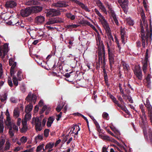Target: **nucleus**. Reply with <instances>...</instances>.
Masks as SVG:
<instances>
[{
	"label": "nucleus",
	"mask_w": 152,
	"mask_h": 152,
	"mask_svg": "<svg viewBox=\"0 0 152 152\" xmlns=\"http://www.w3.org/2000/svg\"><path fill=\"white\" fill-rule=\"evenodd\" d=\"M96 44L98 48V61L96 63V68L97 70L99 69L100 67V62L101 67L102 66V62H104L105 63V52L104 47L102 41H101V38L99 34L97 33V37H96Z\"/></svg>",
	"instance_id": "obj_1"
},
{
	"label": "nucleus",
	"mask_w": 152,
	"mask_h": 152,
	"mask_svg": "<svg viewBox=\"0 0 152 152\" xmlns=\"http://www.w3.org/2000/svg\"><path fill=\"white\" fill-rule=\"evenodd\" d=\"M140 34L141 39L142 41V46L143 48H145V46L146 42L147 45L148 42H150L152 39V26L151 24L150 26V31H149L148 29V25L147 23L144 24V25L146 27V32L145 34L143 26L141 23H140Z\"/></svg>",
	"instance_id": "obj_2"
},
{
	"label": "nucleus",
	"mask_w": 152,
	"mask_h": 152,
	"mask_svg": "<svg viewBox=\"0 0 152 152\" xmlns=\"http://www.w3.org/2000/svg\"><path fill=\"white\" fill-rule=\"evenodd\" d=\"M146 118V116L145 118L144 116H140V125L141 127L143 129V132L145 138L146 139H148L147 133L145 129V127L147 125V122L145 119Z\"/></svg>",
	"instance_id": "obj_3"
},
{
	"label": "nucleus",
	"mask_w": 152,
	"mask_h": 152,
	"mask_svg": "<svg viewBox=\"0 0 152 152\" xmlns=\"http://www.w3.org/2000/svg\"><path fill=\"white\" fill-rule=\"evenodd\" d=\"M32 124L35 125V129L37 132L40 131L42 129V127L41 125V120H39L38 117L33 118Z\"/></svg>",
	"instance_id": "obj_4"
},
{
	"label": "nucleus",
	"mask_w": 152,
	"mask_h": 152,
	"mask_svg": "<svg viewBox=\"0 0 152 152\" xmlns=\"http://www.w3.org/2000/svg\"><path fill=\"white\" fill-rule=\"evenodd\" d=\"M118 2L124 12L125 14H127L129 9L128 0H119Z\"/></svg>",
	"instance_id": "obj_5"
},
{
	"label": "nucleus",
	"mask_w": 152,
	"mask_h": 152,
	"mask_svg": "<svg viewBox=\"0 0 152 152\" xmlns=\"http://www.w3.org/2000/svg\"><path fill=\"white\" fill-rule=\"evenodd\" d=\"M59 11L55 9H50L47 11L46 15L48 17H52L59 15Z\"/></svg>",
	"instance_id": "obj_6"
},
{
	"label": "nucleus",
	"mask_w": 152,
	"mask_h": 152,
	"mask_svg": "<svg viewBox=\"0 0 152 152\" xmlns=\"http://www.w3.org/2000/svg\"><path fill=\"white\" fill-rule=\"evenodd\" d=\"M146 103H144L145 107L148 109L149 113V116L150 117V119L152 125V107L148 99H146Z\"/></svg>",
	"instance_id": "obj_7"
},
{
	"label": "nucleus",
	"mask_w": 152,
	"mask_h": 152,
	"mask_svg": "<svg viewBox=\"0 0 152 152\" xmlns=\"http://www.w3.org/2000/svg\"><path fill=\"white\" fill-rule=\"evenodd\" d=\"M133 71L139 80H141L142 79V75L140 67L139 66H136L134 69L133 70Z\"/></svg>",
	"instance_id": "obj_8"
},
{
	"label": "nucleus",
	"mask_w": 152,
	"mask_h": 152,
	"mask_svg": "<svg viewBox=\"0 0 152 152\" xmlns=\"http://www.w3.org/2000/svg\"><path fill=\"white\" fill-rule=\"evenodd\" d=\"M8 45L5 43L3 46H0V56L4 57L8 51Z\"/></svg>",
	"instance_id": "obj_9"
},
{
	"label": "nucleus",
	"mask_w": 152,
	"mask_h": 152,
	"mask_svg": "<svg viewBox=\"0 0 152 152\" xmlns=\"http://www.w3.org/2000/svg\"><path fill=\"white\" fill-rule=\"evenodd\" d=\"M102 66H101V68L103 70V72L104 73V81L105 83L106 84V86L108 87L110 86V84L108 82V79L107 77V73L106 71L105 70V66L106 63H105L104 62H102Z\"/></svg>",
	"instance_id": "obj_10"
},
{
	"label": "nucleus",
	"mask_w": 152,
	"mask_h": 152,
	"mask_svg": "<svg viewBox=\"0 0 152 152\" xmlns=\"http://www.w3.org/2000/svg\"><path fill=\"white\" fill-rule=\"evenodd\" d=\"M10 20L9 21L6 22L8 25H15L16 26H18V23H19V19L18 18H14L11 15L10 16Z\"/></svg>",
	"instance_id": "obj_11"
},
{
	"label": "nucleus",
	"mask_w": 152,
	"mask_h": 152,
	"mask_svg": "<svg viewBox=\"0 0 152 152\" xmlns=\"http://www.w3.org/2000/svg\"><path fill=\"white\" fill-rule=\"evenodd\" d=\"M6 115L7 116L6 120L5 122V124L7 126H12L13 124V121H12L10 117V113L8 110L7 109L6 111Z\"/></svg>",
	"instance_id": "obj_12"
},
{
	"label": "nucleus",
	"mask_w": 152,
	"mask_h": 152,
	"mask_svg": "<svg viewBox=\"0 0 152 152\" xmlns=\"http://www.w3.org/2000/svg\"><path fill=\"white\" fill-rule=\"evenodd\" d=\"M99 19L101 22L106 32L110 30L109 25L108 24L107 21L104 18H102V19H101L100 18H99Z\"/></svg>",
	"instance_id": "obj_13"
},
{
	"label": "nucleus",
	"mask_w": 152,
	"mask_h": 152,
	"mask_svg": "<svg viewBox=\"0 0 152 152\" xmlns=\"http://www.w3.org/2000/svg\"><path fill=\"white\" fill-rule=\"evenodd\" d=\"M60 21L56 18H53L50 19L48 22H47L45 25L44 27L50 29L52 28V27L50 26H48V25L53 24L55 23H57Z\"/></svg>",
	"instance_id": "obj_14"
},
{
	"label": "nucleus",
	"mask_w": 152,
	"mask_h": 152,
	"mask_svg": "<svg viewBox=\"0 0 152 152\" xmlns=\"http://www.w3.org/2000/svg\"><path fill=\"white\" fill-rule=\"evenodd\" d=\"M32 12L30 8H27L25 9H22L20 11V14L23 17H27Z\"/></svg>",
	"instance_id": "obj_15"
},
{
	"label": "nucleus",
	"mask_w": 152,
	"mask_h": 152,
	"mask_svg": "<svg viewBox=\"0 0 152 152\" xmlns=\"http://www.w3.org/2000/svg\"><path fill=\"white\" fill-rule=\"evenodd\" d=\"M27 101L28 102H31L35 103L36 101V96L32 94L31 93H29L26 98Z\"/></svg>",
	"instance_id": "obj_16"
},
{
	"label": "nucleus",
	"mask_w": 152,
	"mask_h": 152,
	"mask_svg": "<svg viewBox=\"0 0 152 152\" xmlns=\"http://www.w3.org/2000/svg\"><path fill=\"white\" fill-rule=\"evenodd\" d=\"M45 21V17L42 15L38 16L36 17L35 19V23L38 24H42Z\"/></svg>",
	"instance_id": "obj_17"
},
{
	"label": "nucleus",
	"mask_w": 152,
	"mask_h": 152,
	"mask_svg": "<svg viewBox=\"0 0 152 152\" xmlns=\"http://www.w3.org/2000/svg\"><path fill=\"white\" fill-rule=\"evenodd\" d=\"M41 1L47 2L48 0H28L26 4L28 5L37 4L40 3Z\"/></svg>",
	"instance_id": "obj_18"
},
{
	"label": "nucleus",
	"mask_w": 152,
	"mask_h": 152,
	"mask_svg": "<svg viewBox=\"0 0 152 152\" xmlns=\"http://www.w3.org/2000/svg\"><path fill=\"white\" fill-rule=\"evenodd\" d=\"M114 55H108V59L110 68L111 70L113 68V66L114 64Z\"/></svg>",
	"instance_id": "obj_19"
},
{
	"label": "nucleus",
	"mask_w": 152,
	"mask_h": 152,
	"mask_svg": "<svg viewBox=\"0 0 152 152\" xmlns=\"http://www.w3.org/2000/svg\"><path fill=\"white\" fill-rule=\"evenodd\" d=\"M22 127L20 129V131L21 133L26 132L28 129L27 126V121L26 120H23L22 121Z\"/></svg>",
	"instance_id": "obj_20"
},
{
	"label": "nucleus",
	"mask_w": 152,
	"mask_h": 152,
	"mask_svg": "<svg viewBox=\"0 0 152 152\" xmlns=\"http://www.w3.org/2000/svg\"><path fill=\"white\" fill-rule=\"evenodd\" d=\"M74 126L72 128V129L70 130L69 134L70 133L71 131H72V132L71 134H72V133H75V132H74V130L75 131V130H77V132L75 133V135H77L78 134V132L80 130V128L79 126L76 124H74Z\"/></svg>",
	"instance_id": "obj_21"
},
{
	"label": "nucleus",
	"mask_w": 152,
	"mask_h": 152,
	"mask_svg": "<svg viewBox=\"0 0 152 152\" xmlns=\"http://www.w3.org/2000/svg\"><path fill=\"white\" fill-rule=\"evenodd\" d=\"M53 5L56 7H64L66 6V4L63 1H59L56 2L54 3Z\"/></svg>",
	"instance_id": "obj_22"
},
{
	"label": "nucleus",
	"mask_w": 152,
	"mask_h": 152,
	"mask_svg": "<svg viewBox=\"0 0 152 152\" xmlns=\"http://www.w3.org/2000/svg\"><path fill=\"white\" fill-rule=\"evenodd\" d=\"M5 5L7 7L13 8L16 6V3L14 1H10L7 2Z\"/></svg>",
	"instance_id": "obj_23"
},
{
	"label": "nucleus",
	"mask_w": 152,
	"mask_h": 152,
	"mask_svg": "<svg viewBox=\"0 0 152 152\" xmlns=\"http://www.w3.org/2000/svg\"><path fill=\"white\" fill-rule=\"evenodd\" d=\"M42 8L41 7L34 6L32 7L31 10L34 12L37 13L42 11Z\"/></svg>",
	"instance_id": "obj_24"
},
{
	"label": "nucleus",
	"mask_w": 152,
	"mask_h": 152,
	"mask_svg": "<svg viewBox=\"0 0 152 152\" xmlns=\"http://www.w3.org/2000/svg\"><path fill=\"white\" fill-rule=\"evenodd\" d=\"M55 118L53 116L50 117L48 118L47 123V126L48 127H50L51 126Z\"/></svg>",
	"instance_id": "obj_25"
},
{
	"label": "nucleus",
	"mask_w": 152,
	"mask_h": 152,
	"mask_svg": "<svg viewBox=\"0 0 152 152\" xmlns=\"http://www.w3.org/2000/svg\"><path fill=\"white\" fill-rule=\"evenodd\" d=\"M77 2V4L80 6L82 9L84 10L87 12H89L90 11V10L88 9L87 7L83 3L80 2L79 1Z\"/></svg>",
	"instance_id": "obj_26"
},
{
	"label": "nucleus",
	"mask_w": 152,
	"mask_h": 152,
	"mask_svg": "<svg viewBox=\"0 0 152 152\" xmlns=\"http://www.w3.org/2000/svg\"><path fill=\"white\" fill-rule=\"evenodd\" d=\"M54 144L53 143L49 142L47 144L45 147V150L48 149V152H50L52 151V148L53 147Z\"/></svg>",
	"instance_id": "obj_27"
},
{
	"label": "nucleus",
	"mask_w": 152,
	"mask_h": 152,
	"mask_svg": "<svg viewBox=\"0 0 152 152\" xmlns=\"http://www.w3.org/2000/svg\"><path fill=\"white\" fill-rule=\"evenodd\" d=\"M33 106L32 104L30 103L27 105L25 108V112L26 113H30L33 109Z\"/></svg>",
	"instance_id": "obj_28"
},
{
	"label": "nucleus",
	"mask_w": 152,
	"mask_h": 152,
	"mask_svg": "<svg viewBox=\"0 0 152 152\" xmlns=\"http://www.w3.org/2000/svg\"><path fill=\"white\" fill-rule=\"evenodd\" d=\"M20 114V111L18 108L15 109L13 110V115L14 118H18Z\"/></svg>",
	"instance_id": "obj_29"
},
{
	"label": "nucleus",
	"mask_w": 152,
	"mask_h": 152,
	"mask_svg": "<svg viewBox=\"0 0 152 152\" xmlns=\"http://www.w3.org/2000/svg\"><path fill=\"white\" fill-rule=\"evenodd\" d=\"M110 97L112 99L113 102L115 104H117L118 107H121V105L119 104L118 101L116 100V98H115L113 95H110Z\"/></svg>",
	"instance_id": "obj_30"
},
{
	"label": "nucleus",
	"mask_w": 152,
	"mask_h": 152,
	"mask_svg": "<svg viewBox=\"0 0 152 152\" xmlns=\"http://www.w3.org/2000/svg\"><path fill=\"white\" fill-rule=\"evenodd\" d=\"M121 64L124 71H128L129 69V65L124 61H122Z\"/></svg>",
	"instance_id": "obj_31"
},
{
	"label": "nucleus",
	"mask_w": 152,
	"mask_h": 152,
	"mask_svg": "<svg viewBox=\"0 0 152 152\" xmlns=\"http://www.w3.org/2000/svg\"><path fill=\"white\" fill-rule=\"evenodd\" d=\"M107 48L108 49V55H114V52L113 51V50L112 48H110L108 44V43H107Z\"/></svg>",
	"instance_id": "obj_32"
},
{
	"label": "nucleus",
	"mask_w": 152,
	"mask_h": 152,
	"mask_svg": "<svg viewBox=\"0 0 152 152\" xmlns=\"http://www.w3.org/2000/svg\"><path fill=\"white\" fill-rule=\"evenodd\" d=\"M11 146V143L10 140H8L6 141L5 144L4 149L5 150H8L10 149Z\"/></svg>",
	"instance_id": "obj_33"
},
{
	"label": "nucleus",
	"mask_w": 152,
	"mask_h": 152,
	"mask_svg": "<svg viewBox=\"0 0 152 152\" xmlns=\"http://www.w3.org/2000/svg\"><path fill=\"white\" fill-rule=\"evenodd\" d=\"M9 13H5L1 15V18L5 21H6L8 19H10L9 15H8Z\"/></svg>",
	"instance_id": "obj_34"
},
{
	"label": "nucleus",
	"mask_w": 152,
	"mask_h": 152,
	"mask_svg": "<svg viewBox=\"0 0 152 152\" xmlns=\"http://www.w3.org/2000/svg\"><path fill=\"white\" fill-rule=\"evenodd\" d=\"M112 17H113V19L114 20L115 23L117 25H118V20L117 19L116 15L115 14V13L114 12L110 13Z\"/></svg>",
	"instance_id": "obj_35"
},
{
	"label": "nucleus",
	"mask_w": 152,
	"mask_h": 152,
	"mask_svg": "<svg viewBox=\"0 0 152 152\" xmlns=\"http://www.w3.org/2000/svg\"><path fill=\"white\" fill-rule=\"evenodd\" d=\"M44 143H42L40 144L37 147L36 151L37 152L40 151H41L42 149H43V150L44 151H45V149L44 148Z\"/></svg>",
	"instance_id": "obj_36"
},
{
	"label": "nucleus",
	"mask_w": 152,
	"mask_h": 152,
	"mask_svg": "<svg viewBox=\"0 0 152 152\" xmlns=\"http://www.w3.org/2000/svg\"><path fill=\"white\" fill-rule=\"evenodd\" d=\"M4 128L3 121L0 119V133H2L3 132Z\"/></svg>",
	"instance_id": "obj_37"
},
{
	"label": "nucleus",
	"mask_w": 152,
	"mask_h": 152,
	"mask_svg": "<svg viewBox=\"0 0 152 152\" xmlns=\"http://www.w3.org/2000/svg\"><path fill=\"white\" fill-rule=\"evenodd\" d=\"M142 112V115L144 116L145 118V110L144 109V106L142 104H140L139 106Z\"/></svg>",
	"instance_id": "obj_38"
},
{
	"label": "nucleus",
	"mask_w": 152,
	"mask_h": 152,
	"mask_svg": "<svg viewBox=\"0 0 152 152\" xmlns=\"http://www.w3.org/2000/svg\"><path fill=\"white\" fill-rule=\"evenodd\" d=\"M12 79L14 85L16 86H18V79H17V77L14 76L12 77Z\"/></svg>",
	"instance_id": "obj_39"
},
{
	"label": "nucleus",
	"mask_w": 152,
	"mask_h": 152,
	"mask_svg": "<svg viewBox=\"0 0 152 152\" xmlns=\"http://www.w3.org/2000/svg\"><path fill=\"white\" fill-rule=\"evenodd\" d=\"M26 114L25 116V119L24 120L27 121L30 120L31 118V114L30 113H26Z\"/></svg>",
	"instance_id": "obj_40"
},
{
	"label": "nucleus",
	"mask_w": 152,
	"mask_h": 152,
	"mask_svg": "<svg viewBox=\"0 0 152 152\" xmlns=\"http://www.w3.org/2000/svg\"><path fill=\"white\" fill-rule=\"evenodd\" d=\"M67 18H69L70 20H73L75 19V15H72L71 13H67Z\"/></svg>",
	"instance_id": "obj_41"
},
{
	"label": "nucleus",
	"mask_w": 152,
	"mask_h": 152,
	"mask_svg": "<svg viewBox=\"0 0 152 152\" xmlns=\"http://www.w3.org/2000/svg\"><path fill=\"white\" fill-rule=\"evenodd\" d=\"M8 127L10 128L9 131V134L11 137H13L14 135V131L13 130L12 128V126H7Z\"/></svg>",
	"instance_id": "obj_42"
},
{
	"label": "nucleus",
	"mask_w": 152,
	"mask_h": 152,
	"mask_svg": "<svg viewBox=\"0 0 152 152\" xmlns=\"http://www.w3.org/2000/svg\"><path fill=\"white\" fill-rule=\"evenodd\" d=\"M120 34L121 35V37H124L126 36V31L125 30L121 27L120 29Z\"/></svg>",
	"instance_id": "obj_43"
},
{
	"label": "nucleus",
	"mask_w": 152,
	"mask_h": 152,
	"mask_svg": "<svg viewBox=\"0 0 152 152\" xmlns=\"http://www.w3.org/2000/svg\"><path fill=\"white\" fill-rule=\"evenodd\" d=\"M74 39H69L68 42L69 45L68 46V47L69 48L71 49L72 47L73 46V41Z\"/></svg>",
	"instance_id": "obj_44"
},
{
	"label": "nucleus",
	"mask_w": 152,
	"mask_h": 152,
	"mask_svg": "<svg viewBox=\"0 0 152 152\" xmlns=\"http://www.w3.org/2000/svg\"><path fill=\"white\" fill-rule=\"evenodd\" d=\"M64 105V104L60 103L58 104L56 108V110L58 112H60L62 109L63 106Z\"/></svg>",
	"instance_id": "obj_45"
},
{
	"label": "nucleus",
	"mask_w": 152,
	"mask_h": 152,
	"mask_svg": "<svg viewBox=\"0 0 152 152\" xmlns=\"http://www.w3.org/2000/svg\"><path fill=\"white\" fill-rule=\"evenodd\" d=\"M43 139V136L42 134H39L35 138V141L36 142L38 140H42Z\"/></svg>",
	"instance_id": "obj_46"
},
{
	"label": "nucleus",
	"mask_w": 152,
	"mask_h": 152,
	"mask_svg": "<svg viewBox=\"0 0 152 152\" xmlns=\"http://www.w3.org/2000/svg\"><path fill=\"white\" fill-rule=\"evenodd\" d=\"M17 76L18 78V80L20 81L22 79V72L20 71H18L17 73Z\"/></svg>",
	"instance_id": "obj_47"
},
{
	"label": "nucleus",
	"mask_w": 152,
	"mask_h": 152,
	"mask_svg": "<svg viewBox=\"0 0 152 152\" xmlns=\"http://www.w3.org/2000/svg\"><path fill=\"white\" fill-rule=\"evenodd\" d=\"M94 11L96 14L100 17L101 19L104 18L103 16H102L101 14L100 13L99 10L96 8L94 9Z\"/></svg>",
	"instance_id": "obj_48"
},
{
	"label": "nucleus",
	"mask_w": 152,
	"mask_h": 152,
	"mask_svg": "<svg viewBox=\"0 0 152 152\" xmlns=\"http://www.w3.org/2000/svg\"><path fill=\"white\" fill-rule=\"evenodd\" d=\"M20 140L22 143H25L27 142V138L26 137L23 136L21 137Z\"/></svg>",
	"instance_id": "obj_49"
},
{
	"label": "nucleus",
	"mask_w": 152,
	"mask_h": 152,
	"mask_svg": "<svg viewBox=\"0 0 152 152\" xmlns=\"http://www.w3.org/2000/svg\"><path fill=\"white\" fill-rule=\"evenodd\" d=\"M106 33L107 34L108 38L113 41V38L111 34V30L106 32Z\"/></svg>",
	"instance_id": "obj_50"
},
{
	"label": "nucleus",
	"mask_w": 152,
	"mask_h": 152,
	"mask_svg": "<svg viewBox=\"0 0 152 152\" xmlns=\"http://www.w3.org/2000/svg\"><path fill=\"white\" fill-rule=\"evenodd\" d=\"M79 25L77 24H71L67 25V29L69 28H76L78 27Z\"/></svg>",
	"instance_id": "obj_51"
},
{
	"label": "nucleus",
	"mask_w": 152,
	"mask_h": 152,
	"mask_svg": "<svg viewBox=\"0 0 152 152\" xmlns=\"http://www.w3.org/2000/svg\"><path fill=\"white\" fill-rule=\"evenodd\" d=\"M100 9L105 14H107V12L106 10L104 7V6L103 5L102 6H101L100 7H99Z\"/></svg>",
	"instance_id": "obj_52"
},
{
	"label": "nucleus",
	"mask_w": 152,
	"mask_h": 152,
	"mask_svg": "<svg viewBox=\"0 0 152 152\" xmlns=\"http://www.w3.org/2000/svg\"><path fill=\"white\" fill-rule=\"evenodd\" d=\"M148 132L150 141L152 142V131L151 130L149 129Z\"/></svg>",
	"instance_id": "obj_53"
},
{
	"label": "nucleus",
	"mask_w": 152,
	"mask_h": 152,
	"mask_svg": "<svg viewBox=\"0 0 152 152\" xmlns=\"http://www.w3.org/2000/svg\"><path fill=\"white\" fill-rule=\"evenodd\" d=\"M12 126L13 127H12V129H13V131H16V132H17L18 130V127L15 124H13H13L12 125Z\"/></svg>",
	"instance_id": "obj_54"
},
{
	"label": "nucleus",
	"mask_w": 152,
	"mask_h": 152,
	"mask_svg": "<svg viewBox=\"0 0 152 152\" xmlns=\"http://www.w3.org/2000/svg\"><path fill=\"white\" fill-rule=\"evenodd\" d=\"M23 120H22L20 118H18L16 121V124L17 126H20V125L21 123L23 121Z\"/></svg>",
	"instance_id": "obj_55"
},
{
	"label": "nucleus",
	"mask_w": 152,
	"mask_h": 152,
	"mask_svg": "<svg viewBox=\"0 0 152 152\" xmlns=\"http://www.w3.org/2000/svg\"><path fill=\"white\" fill-rule=\"evenodd\" d=\"M147 66V62H145L143 64V66H142V69H143V70L144 72H145V71L146 70Z\"/></svg>",
	"instance_id": "obj_56"
},
{
	"label": "nucleus",
	"mask_w": 152,
	"mask_h": 152,
	"mask_svg": "<svg viewBox=\"0 0 152 152\" xmlns=\"http://www.w3.org/2000/svg\"><path fill=\"white\" fill-rule=\"evenodd\" d=\"M117 97L118 100H119L120 101L121 104H124V102L122 98L120 96L118 95L117 96Z\"/></svg>",
	"instance_id": "obj_57"
},
{
	"label": "nucleus",
	"mask_w": 152,
	"mask_h": 152,
	"mask_svg": "<svg viewBox=\"0 0 152 152\" xmlns=\"http://www.w3.org/2000/svg\"><path fill=\"white\" fill-rule=\"evenodd\" d=\"M49 130L48 129H46L44 131V135L46 137H47L49 134Z\"/></svg>",
	"instance_id": "obj_58"
},
{
	"label": "nucleus",
	"mask_w": 152,
	"mask_h": 152,
	"mask_svg": "<svg viewBox=\"0 0 152 152\" xmlns=\"http://www.w3.org/2000/svg\"><path fill=\"white\" fill-rule=\"evenodd\" d=\"M20 90L22 92H25L26 90V88L25 85H22L20 87Z\"/></svg>",
	"instance_id": "obj_59"
},
{
	"label": "nucleus",
	"mask_w": 152,
	"mask_h": 152,
	"mask_svg": "<svg viewBox=\"0 0 152 152\" xmlns=\"http://www.w3.org/2000/svg\"><path fill=\"white\" fill-rule=\"evenodd\" d=\"M96 130L98 131V132H99V133H102V129H101L100 126L99 125H97L96 126Z\"/></svg>",
	"instance_id": "obj_60"
},
{
	"label": "nucleus",
	"mask_w": 152,
	"mask_h": 152,
	"mask_svg": "<svg viewBox=\"0 0 152 152\" xmlns=\"http://www.w3.org/2000/svg\"><path fill=\"white\" fill-rule=\"evenodd\" d=\"M8 84L9 86L10 87H12L13 86V83H12V81L11 80V79L10 78H9V79H8Z\"/></svg>",
	"instance_id": "obj_61"
},
{
	"label": "nucleus",
	"mask_w": 152,
	"mask_h": 152,
	"mask_svg": "<svg viewBox=\"0 0 152 152\" xmlns=\"http://www.w3.org/2000/svg\"><path fill=\"white\" fill-rule=\"evenodd\" d=\"M141 17H142V21H143V23H145V15L144 13L143 12H142L141 13Z\"/></svg>",
	"instance_id": "obj_62"
},
{
	"label": "nucleus",
	"mask_w": 152,
	"mask_h": 152,
	"mask_svg": "<svg viewBox=\"0 0 152 152\" xmlns=\"http://www.w3.org/2000/svg\"><path fill=\"white\" fill-rule=\"evenodd\" d=\"M5 142V140H2L0 141V149L1 148Z\"/></svg>",
	"instance_id": "obj_63"
},
{
	"label": "nucleus",
	"mask_w": 152,
	"mask_h": 152,
	"mask_svg": "<svg viewBox=\"0 0 152 152\" xmlns=\"http://www.w3.org/2000/svg\"><path fill=\"white\" fill-rule=\"evenodd\" d=\"M107 7L110 10V13L114 12V10H112V7L110 4L109 5H107Z\"/></svg>",
	"instance_id": "obj_64"
}]
</instances>
